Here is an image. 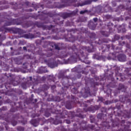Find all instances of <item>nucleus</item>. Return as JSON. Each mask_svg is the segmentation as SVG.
Wrapping results in <instances>:
<instances>
[{
    "label": "nucleus",
    "instance_id": "nucleus-1",
    "mask_svg": "<svg viewBox=\"0 0 131 131\" xmlns=\"http://www.w3.org/2000/svg\"><path fill=\"white\" fill-rule=\"evenodd\" d=\"M21 23L18 22V19H7L4 21V25L3 27L5 28V26H11V25H20Z\"/></svg>",
    "mask_w": 131,
    "mask_h": 131
},
{
    "label": "nucleus",
    "instance_id": "nucleus-2",
    "mask_svg": "<svg viewBox=\"0 0 131 131\" xmlns=\"http://www.w3.org/2000/svg\"><path fill=\"white\" fill-rule=\"evenodd\" d=\"M31 81H32V77H29V80H27L26 81L21 83V86L23 89L26 90L28 84H31Z\"/></svg>",
    "mask_w": 131,
    "mask_h": 131
},
{
    "label": "nucleus",
    "instance_id": "nucleus-3",
    "mask_svg": "<svg viewBox=\"0 0 131 131\" xmlns=\"http://www.w3.org/2000/svg\"><path fill=\"white\" fill-rule=\"evenodd\" d=\"M117 58L120 62H125L126 61V56L124 54H119Z\"/></svg>",
    "mask_w": 131,
    "mask_h": 131
},
{
    "label": "nucleus",
    "instance_id": "nucleus-4",
    "mask_svg": "<svg viewBox=\"0 0 131 131\" xmlns=\"http://www.w3.org/2000/svg\"><path fill=\"white\" fill-rule=\"evenodd\" d=\"M88 27L90 29H92V30H94V29L96 28V27L97 26L96 24L94 23V21L90 20L88 23Z\"/></svg>",
    "mask_w": 131,
    "mask_h": 131
},
{
    "label": "nucleus",
    "instance_id": "nucleus-5",
    "mask_svg": "<svg viewBox=\"0 0 131 131\" xmlns=\"http://www.w3.org/2000/svg\"><path fill=\"white\" fill-rule=\"evenodd\" d=\"M78 7H82V6H85L86 5H91L92 4V1L90 0H88L85 1L84 2H82V3H78Z\"/></svg>",
    "mask_w": 131,
    "mask_h": 131
},
{
    "label": "nucleus",
    "instance_id": "nucleus-6",
    "mask_svg": "<svg viewBox=\"0 0 131 131\" xmlns=\"http://www.w3.org/2000/svg\"><path fill=\"white\" fill-rule=\"evenodd\" d=\"M110 40L107 38H103L102 39H99L98 42V45L101 46V45H103V43H108Z\"/></svg>",
    "mask_w": 131,
    "mask_h": 131
},
{
    "label": "nucleus",
    "instance_id": "nucleus-7",
    "mask_svg": "<svg viewBox=\"0 0 131 131\" xmlns=\"http://www.w3.org/2000/svg\"><path fill=\"white\" fill-rule=\"evenodd\" d=\"M60 20L61 17H56L55 18H54V22H55V24L61 25V24H63V20Z\"/></svg>",
    "mask_w": 131,
    "mask_h": 131
},
{
    "label": "nucleus",
    "instance_id": "nucleus-8",
    "mask_svg": "<svg viewBox=\"0 0 131 131\" xmlns=\"http://www.w3.org/2000/svg\"><path fill=\"white\" fill-rule=\"evenodd\" d=\"M48 65L49 67H50V68H55V67L57 66V62L55 61H49Z\"/></svg>",
    "mask_w": 131,
    "mask_h": 131
},
{
    "label": "nucleus",
    "instance_id": "nucleus-9",
    "mask_svg": "<svg viewBox=\"0 0 131 131\" xmlns=\"http://www.w3.org/2000/svg\"><path fill=\"white\" fill-rule=\"evenodd\" d=\"M81 49H80L78 54L79 56H81V57H84V49L85 50V49H86V47H82Z\"/></svg>",
    "mask_w": 131,
    "mask_h": 131
},
{
    "label": "nucleus",
    "instance_id": "nucleus-10",
    "mask_svg": "<svg viewBox=\"0 0 131 131\" xmlns=\"http://www.w3.org/2000/svg\"><path fill=\"white\" fill-rule=\"evenodd\" d=\"M36 26H37V27H38V28H42L43 29H47V26L44 25L43 24L41 23H38V22L36 23Z\"/></svg>",
    "mask_w": 131,
    "mask_h": 131
},
{
    "label": "nucleus",
    "instance_id": "nucleus-11",
    "mask_svg": "<svg viewBox=\"0 0 131 131\" xmlns=\"http://www.w3.org/2000/svg\"><path fill=\"white\" fill-rule=\"evenodd\" d=\"M23 37H24L25 38H34V35L31 33H28L24 34Z\"/></svg>",
    "mask_w": 131,
    "mask_h": 131
},
{
    "label": "nucleus",
    "instance_id": "nucleus-12",
    "mask_svg": "<svg viewBox=\"0 0 131 131\" xmlns=\"http://www.w3.org/2000/svg\"><path fill=\"white\" fill-rule=\"evenodd\" d=\"M103 10L104 13H108V12H111L112 11V8L109 6H105L103 8Z\"/></svg>",
    "mask_w": 131,
    "mask_h": 131
},
{
    "label": "nucleus",
    "instance_id": "nucleus-13",
    "mask_svg": "<svg viewBox=\"0 0 131 131\" xmlns=\"http://www.w3.org/2000/svg\"><path fill=\"white\" fill-rule=\"evenodd\" d=\"M106 75L109 79H112V80H113V79H114V78H113V72L111 71H108Z\"/></svg>",
    "mask_w": 131,
    "mask_h": 131
},
{
    "label": "nucleus",
    "instance_id": "nucleus-14",
    "mask_svg": "<svg viewBox=\"0 0 131 131\" xmlns=\"http://www.w3.org/2000/svg\"><path fill=\"white\" fill-rule=\"evenodd\" d=\"M118 90L120 91V92H125V87H124V85L122 84H119V86L118 88Z\"/></svg>",
    "mask_w": 131,
    "mask_h": 131
},
{
    "label": "nucleus",
    "instance_id": "nucleus-15",
    "mask_svg": "<svg viewBox=\"0 0 131 131\" xmlns=\"http://www.w3.org/2000/svg\"><path fill=\"white\" fill-rule=\"evenodd\" d=\"M102 9L103 7L98 6L96 7L95 11L98 14H100V13H103V11H102Z\"/></svg>",
    "mask_w": 131,
    "mask_h": 131
},
{
    "label": "nucleus",
    "instance_id": "nucleus-16",
    "mask_svg": "<svg viewBox=\"0 0 131 131\" xmlns=\"http://www.w3.org/2000/svg\"><path fill=\"white\" fill-rule=\"evenodd\" d=\"M58 78L60 79L62 78V79H64V78H67V79H70V76H65V75L64 73H61L58 75Z\"/></svg>",
    "mask_w": 131,
    "mask_h": 131
},
{
    "label": "nucleus",
    "instance_id": "nucleus-17",
    "mask_svg": "<svg viewBox=\"0 0 131 131\" xmlns=\"http://www.w3.org/2000/svg\"><path fill=\"white\" fill-rule=\"evenodd\" d=\"M101 33L102 35H103V36H105V37H108V36L110 35V33L107 31H102L101 32Z\"/></svg>",
    "mask_w": 131,
    "mask_h": 131
},
{
    "label": "nucleus",
    "instance_id": "nucleus-18",
    "mask_svg": "<svg viewBox=\"0 0 131 131\" xmlns=\"http://www.w3.org/2000/svg\"><path fill=\"white\" fill-rule=\"evenodd\" d=\"M24 5H26L27 6H28L29 5V2H26L25 3H20L18 4L17 7L15 8V9H21L24 6Z\"/></svg>",
    "mask_w": 131,
    "mask_h": 131
},
{
    "label": "nucleus",
    "instance_id": "nucleus-19",
    "mask_svg": "<svg viewBox=\"0 0 131 131\" xmlns=\"http://www.w3.org/2000/svg\"><path fill=\"white\" fill-rule=\"evenodd\" d=\"M71 16V14L70 13H66L62 14V17L63 18V19H66L67 18H68V17H70Z\"/></svg>",
    "mask_w": 131,
    "mask_h": 131
},
{
    "label": "nucleus",
    "instance_id": "nucleus-20",
    "mask_svg": "<svg viewBox=\"0 0 131 131\" xmlns=\"http://www.w3.org/2000/svg\"><path fill=\"white\" fill-rule=\"evenodd\" d=\"M5 32H11V31H14L15 29L12 28H4Z\"/></svg>",
    "mask_w": 131,
    "mask_h": 131
},
{
    "label": "nucleus",
    "instance_id": "nucleus-21",
    "mask_svg": "<svg viewBox=\"0 0 131 131\" xmlns=\"http://www.w3.org/2000/svg\"><path fill=\"white\" fill-rule=\"evenodd\" d=\"M89 37L91 39H95V38H96V34L95 33H90Z\"/></svg>",
    "mask_w": 131,
    "mask_h": 131
},
{
    "label": "nucleus",
    "instance_id": "nucleus-22",
    "mask_svg": "<svg viewBox=\"0 0 131 131\" xmlns=\"http://www.w3.org/2000/svg\"><path fill=\"white\" fill-rule=\"evenodd\" d=\"M111 26L113 27V24L110 23H108V24L107 25V27L109 29L110 32H111V31H112V27Z\"/></svg>",
    "mask_w": 131,
    "mask_h": 131
},
{
    "label": "nucleus",
    "instance_id": "nucleus-23",
    "mask_svg": "<svg viewBox=\"0 0 131 131\" xmlns=\"http://www.w3.org/2000/svg\"><path fill=\"white\" fill-rule=\"evenodd\" d=\"M91 110L96 111L99 110L100 109V106L99 105H95L91 108Z\"/></svg>",
    "mask_w": 131,
    "mask_h": 131
},
{
    "label": "nucleus",
    "instance_id": "nucleus-24",
    "mask_svg": "<svg viewBox=\"0 0 131 131\" xmlns=\"http://www.w3.org/2000/svg\"><path fill=\"white\" fill-rule=\"evenodd\" d=\"M115 76H119L120 78H121V73H119L118 69L115 70Z\"/></svg>",
    "mask_w": 131,
    "mask_h": 131
},
{
    "label": "nucleus",
    "instance_id": "nucleus-25",
    "mask_svg": "<svg viewBox=\"0 0 131 131\" xmlns=\"http://www.w3.org/2000/svg\"><path fill=\"white\" fill-rule=\"evenodd\" d=\"M17 130L18 131H25V128L24 127H22L21 126H18L16 128Z\"/></svg>",
    "mask_w": 131,
    "mask_h": 131
},
{
    "label": "nucleus",
    "instance_id": "nucleus-26",
    "mask_svg": "<svg viewBox=\"0 0 131 131\" xmlns=\"http://www.w3.org/2000/svg\"><path fill=\"white\" fill-rule=\"evenodd\" d=\"M31 123L33 125L35 126V124H36V123H37V120H36V119H33V120H32L31 121Z\"/></svg>",
    "mask_w": 131,
    "mask_h": 131
},
{
    "label": "nucleus",
    "instance_id": "nucleus-27",
    "mask_svg": "<svg viewBox=\"0 0 131 131\" xmlns=\"http://www.w3.org/2000/svg\"><path fill=\"white\" fill-rule=\"evenodd\" d=\"M105 18H106L107 20H110V19H112V15H105Z\"/></svg>",
    "mask_w": 131,
    "mask_h": 131
},
{
    "label": "nucleus",
    "instance_id": "nucleus-28",
    "mask_svg": "<svg viewBox=\"0 0 131 131\" xmlns=\"http://www.w3.org/2000/svg\"><path fill=\"white\" fill-rule=\"evenodd\" d=\"M101 112L102 113H105V112H107V108H106V107H102L101 108Z\"/></svg>",
    "mask_w": 131,
    "mask_h": 131
},
{
    "label": "nucleus",
    "instance_id": "nucleus-29",
    "mask_svg": "<svg viewBox=\"0 0 131 131\" xmlns=\"http://www.w3.org/2000/svg\"><path fill=\"white\" fill-rule=\"evenodd\" d=\"M116 108L118 109V110H120L121 109V105L120 103H118L116 105Z\"/></svg>",
    "mask_w": 131,
    "mask_h": 131
},
{
    "label": "nucleus",
    "instance_id": "nucleus-30",
    "mask_svg": "<svg viewBox=\"0 0 131 131\" xmlns=\"http://www.w3.org/2000/svg\"><path fill=\"white\" fill-rule=\"evenodd\" d=\"M61 115L62 118H65V115H67V112L66 111H63L61 114Z\"/></svg>",
    "mask_w": 131,
    "mask_h": 131
},
{
    "label": "nucleus",
    "instance_id": "nucleus-31",
    "mask_svg": "<svg viewBox=\"0 0 131 131\" xmlns=\"http://www.w3.org/2000/svg\"><path fill=\"white\" fill-rule=\"evenodd\" d=\"M120 38V36L119 35H115L114 36V39L115 40H119Z\"/></svg>",
    "mask_w": 131,
    "mask_h": 131
},
{
    "label": "nucleus",
    "instance_id": "nucleus-32",
    "mask_svg": "<svg viewBox=\"0 0 131 131\" xmlns=\"http://www.w3.org/2000/svg\"><path fill=\"white\" fill-rule=\"evenodd\" d=\"M90 120L91 123H94V122H95V118H94L92 115L90 116Z\"/></svg>",
    "mask_w": 131,
    "mask_h": 131
},
{
    "label": "nucleus",
    "instance_id": "nucleus-33",
    "mask_svg": "<svg viewBox=\"0 0 131 131\" xmlns=\"http://www.w3.org/2000/svg\"><path fill=\"white\" fill-rule=\"evenodd\" d=\"M103 117V114H98L97 115V118L98 119H102Z\"/></svg>",
    "mask_w": 131,
    "mask_h": 131
},
{
    "label": "nucleus",
    "instance_id": "nucleus-34",
    "mask_svg": "<svg viewBox=\"0 0 131 131\" xmlns=\"http://www.w3.org/2000/svg\"><path fill=\"white\" fill-rule=\"evenodd\" d=\"M7 110H8V108L6 107V106H3L0 108L1 111H7Z\"/></svg>",
    "mask_w": 131,
    "mask_h": 131
},
{
    "label": "nucleus",
    "instance_id": "nucleus-35",
    "mask_svg": "<svg viewBox=\"0 0 131 131\" xmlns=\"http://www.w3.org/2000/svg\"><path fill=\"white\" fill-rule=\"evenodd\" d=\"M55 49V50H58V51H60V47H59V46L57 44L54 45Z\"/></svg>",
    "mask_w": 131,
    "mask_h": 131
},
{
    "label": "nucleus",
    "instance_id": "nucleus-36",
    "mask_svg": "<svg viewBox=\"0 0 131 131\" xmlns=\"http://www.w3.org/2000/svg\"><path fill=\"white\" fill-rule=\"evenodd\" d=\"M77 116L80 118H84V116L82 115L81 114H77Z\"/></svg>",
    "mask_w": 131,
    "mask_h": 131
},
{
    "label": "nucleus",
    "instance_id": "nucleus-37",
    "mask_svg": "<svg viewBox=\"0 0 131 131\" xmlns=\"http://www.w3.org/2000/svg\"><path fill=\"white\" fill-rule=\"evenodd\" d=\"M0 39L1 40H5L6 39V36L4 35L2 37V34H0Z\"/></svg>",
    "mask_w": 131,
    "mask_h": 131
},
{
    "label": "nucleus",
    "instance_id": "nucleus-38",
    "mask_svg": "<svg viewBox=\"0 0 131 131\" xmlns=\"http://www.w3.org/2000/svg\"><path fill=\"white\" fill-rule=\"evenodd\" d=\"M31 101H32L33 104H35V103L37 102V99H35L33 101V99H31Z\"/></svg>",
    "mask_w": 131,
    "mask_h": 131
},
{
    "label": "nucleus",
    "instance_id": "nucleus-39",
    "mask_svg": "<svg viewBox=\"0 0 131 131\" xmlns=\"http://www.w3.org/2000/svg\"><path fill=\"white\" fill-rule=\"evenodd\" d=\"M120 102H121L122 103H124V102H125V98H123V97H121L120 98Z\"/></svg>",
    "mask_w": 131,
    "mask_h": 131
},
{
    "label": "nucleus",
    "instance_id": "nucleus-40",
    "mask_svg": "<svg viewBox=\"0 0 131 131\" xmlns=\"http://www.w3.org/2000/svg\"><path fill=\"white\" fill-rule=\"evenodd\" d=\"M97 101L98 102H103V101H104V99L103 97H98Z\"/></svg>",
    "mask_w": 131,
    "mask_h": 131
},
{
    "label": "nucleus",
    "instance_id": "nucleus-41",
    "mask_svg": "<svg viewBox=\"0 0 131 131\" xmlns=\"http://www.w3.org/2000/svg\"><path fill=\"white\" fill-rule=\"evenodd\" d=\"M89 128H91V129L94 130L95 129V125H90L89 126Z\"/></svg>",
    "mask_w": 131,
    "mask_h": 131
},
{
    "label": "nucleus",
    "instance_id": "nucleus-42",
    "mask_svg": "<svg viewBox=\"0 0 131 131\" xmlns=\"http://www.w3.org/2000/svg\"><path fill=\"white\" fill-rule=\"evenodd\" d=\"M125 45V41H122V42H119V46H121L122 47L124 46Z\"/></svg>",
    "mask_w": 131,
    "mask_h": 131
},
{
    "label": "nucleus",
    "instance_id": "nucleus-43",
    "mask_svg": "<svg viewBox=\"0 0 131 131\" xmlns=\"http://www.w3.org/2000/svg\"><path fill=\"white\" fill-rule=\"evenodd\" d=\"M54 0H45V2L47 3V4H52Z\"/></svg>",
    "mask_w": 131,
    "mask_h": 131
},
{
    "label": "nucleus",
    "instance_id": "nucleus-44",
    "mask_svg": "<svg viewBox=\"0 0 131 131\" xmlns=\"http://www.w3.org/2000/svg\"><path fill=\"white\" fill-rule=\"evenodd\" d=\"M93 58V59H98V58H99V56L97 54H94Z\"/></svg>",
    "mask_w": 131,
    "mask_h": 131
},
{
    "label": "nucleus",
    "instance_id": "nucleus-45",
    "mask_svg": "<svg viewBox=\"0 0 131 131\" xmlns=\"http://www.w3.org/2000/svg\"><path fill=\"white\" fill-rule=\"evenodd\" d=\"M87 12H88V10L81 11L80 12V14L81 15H82V14H85V13H87Z\"/></svg>",
    "mask_w": 131,
    "mask_h": 131
},
{
    "label": "nucleus",
    "instance_id": "nucleus-46",
    "mask_svg": "<svg viewBox=\"0 0 131 131\" xmlns=\"http://www.w3.org/2000/svg\"><path fill=\"white\" fill-rule=\"evenodd\" d=\"M94 88L96 87V85H99V82H95L93 83Z\"/></svg>",
    "mask_w": 131,
    "mask_h": 131
},
{
    "label": "nucleus",
    "instance_id": "nucleus-47",
    "mask_svg": "<svg viewBox=\"0 0 131 131\" xmlns=\"http://www.w3.org/2000/svg\"><path fill=\"white\" fill-rule=\"evenodd\" d=\"M16 111V110L14 107H12L10 109V112H15Z\"/></svg>",
    "mask_w": 131,
    "mask_h": 131
},
{
    "label": "nucleus",
    "instance_id": "nucleus-48",
    "mask_svg": "<svg viewBox=\"0 0 131 131\" xmlns=\"http://www.w3.org/2000/svg\"><path fill=\"white\" fill-rule=\"evenodd\" d=\"M66 122L68 124H70L71 123V122L69 120H66Z\"/></svg>",
    "mask_w": 131,
    "mask_h": 131
},
{
    "label": "nucleus",
    "instance_id": "nucleus-49",
    "mask_svg": "<svg viewBox=\"0 0 131 131\" xmlns=\"http://www.w3.org/2000/svg\"><path fill=\"white\" fill-rule=\"evenodd\" d=\"M93 21H94V22H98V18L97 17L94 18Z\"/></svg>",
    "mask_w": 131,
    "mask_h": 131
},
{
    "label": "nucleus",
    "instance_id": "nucleus-50",
    "mask_svg": "<svg viewBox=\"0 0 131 131\" xmlns=\"http://www.w3.org/2000/svg\"><path fill=\"white\" fill-rule=\"evenodd\" d=\"M113 7H116V3L115 2L112 3Z\"/></svg>",
    "mask_w": 131,
    "mask_h": 131
},
{
    "label": "nucleus",
    "instance_id": "nucleus-51",
    "mask_svg": "<svg viewBox=\"0 0 131 131\" xmlns=\"http://www.w3.org/2000/svg\"><path fill=\"white\" fill-rule=\"evenodd\" d=\"M127 65H131V60H129L127 62Z\"/></svg>",
    "mask_w": 131,
    "mask_h": 131
},
{
    "label": "nucleus",
    "instance_id": "nucleus-52",
    "mask_svg": "<svg viewBox=\"0 0 131 131\" xmlns=\"http://www.w3.org/2000/svg\"><path fill=\"white\" fill-rule=\"evenodd\" d=\"M13 125L15 126L17 124V122L16 121H14V123H12Z\"/></svg>",
    "mask_w": 131,
    "mask_h": 131
},
{
    "label": "nucleus",
    "instance_id": "nucleus-53",
    "mask_svg": "<svg viewBox=\"0 0 131 131\" xmlns=\"http://www.w3.org/2000/svg\"><path fill=\"white\" fill-rule=\"evenodd\" d=\"M23 50H24V51H27V48L26 47H24Z\"/></svg>",
    "mask_w": 131,
    "mask_h": 131
},
{
    "label": "nucleus",
    "instance_id": "nucleus-54",
    "mask_svg": "<svg viewBox=\"0 0 131 131\" xmlns=\"http://www.w3.org/2000/svg\"><path fill=\"white\" fill-rule=\"evenodd\" d=\"M122 31L123 32H126V30L125 29V28H123L122 29Z\"/></svg>",
    "mask_w": 131,
    "mask_h": 131
},
{
    "label": "nucleus",
    "instance_id": "nucleus-55",
    "mask_svg": "<svg viewBox=\"0 0 131 131\" xmlns=\"http://www.w3.org/2000/svg\"><path fill=\"white\" fill-rule=\"evenodd\" d=\"M112 47L113 50H114L115 49V46L113 44L112 45Z\"/></svg>",
    "mask_w": 131,
    "mask_h": 131
},
{
    "label": "nucleus",
    "instance_id": "nucleus-56",
    "mask_svg": "<svg viewBox=\"0 0 131 131\" xmlns=\"http://www.w3.org/2000/svg\"><path fill=\"white\" fill-rule=\"evenodd\" d=\"M106 46L107 49H110V45H106Z\"/></svg>",
    "mask_w": 131,
    "mask_h": 131
},
{
    "label": "nucleus",
    "instance_id": "nucleus-57",
    "mask_svg": "<svg viewBox=\"0 0 131 131\" xmlns=\"http://www.w3.org/2000/svg\"><path fill=\"white\" fill-rule=\"evenodd\" d=\"M44 129L46 130H48V129H49V128L48 127H45V128H44Z\"/></svg>",
    "mask_w": 131,
    "mask_h": 131
},
{
    "label": "nucleus",
    "instance_id": "nucleus-58",
    "mask_svg": "<svg viewBox=\"0 0 131 131\" xmlns=\"http://www.w3.org/2000/svg\"><path fill=\"white\" fill-rule=\"evenodd\" d=\"M53 16H54V15L53 14H51L50 15V17H53Z\"/></svg>",
    "mask_w": 131,
    "mask_h": 131
},
{
    "label": "nucleus",
    "instance_id": "nucleus-59",
    "mask_svg": "<svg viewBox=\"0 0 131 131\" xmlns=\"http://www.w3.org/2000/svg\"><path fill=\"white\" fill-rule=\"evenodd\" d=\"M117 80H118L119 79V78H118V76H116Z\"/></svg>",
    "mask_w": 131,
    "mask_h": 131
},
{
    "label": "nucleus",
    "instance_id": "nucleus-60",
    "mask_svg": "<svg viewBox=\"0 0 131 131\" xmlns=\"http://www.w3.org/2000/svg\"><path fill=\"white\" fill-rule=\"evenodd\" d=\"M66 107H67V108H68V109H70V107H68V104L66 105Z\"/></svg>",
    "mask_w": 131,
    "mask_h": 131
},
{
    "label": "nucleus",
    "instance_id": "nucleus-61",
    "mask_svg": "<svg viewBox=\"0 0 131 131\" xmlns=\"http://www.w3.org/2000/svg\"><path fill=\"white\" fill-rule=\"evenodd\" d=\"M87 103H91V100H87Z\"/></svg>",
    "mask_w": 131,
    "mask_h": 131
},
{
    "label": "nucleus",
    "instance_id": "nucleus-62",
    "mask_svg": "<svg viewBox=\"0 0 131 131\" xmlns=\"http://www.w3.org/2000/svg\"><path fill=\"white\" fill-rule=\"evenodd\" d=\"M29 11L30 12H32V9H29Z\"/></svg>",
    "mask_w": 131,
    "mask_h": 131
},
{
    "label": "nucleus",
    "instance_id": "nucleus-63",
    "mask_svg": "<svg viewBox=\"0 0 131 131\" xmlns=\"http://www.w3.org/2000/svg\"><path fill=\"white\" fill-rule=\"evenodd\" d=\"M125 121L124 120L122 121V123H124Z\"/></svg>",
    "mask_w": 131,
    "mask_h": 131
},
{
    "label": "nucleus",
    "instance_id": "nucleus-64",
    "mask_svg": "<svg viewBox=\"0 0 131 131\" xmlns=\"http://www.w3.org/2000/svg\"><path fill=\"white\" fill-rule=\"evenodd\" d=\"M129 57H131V53L129 54Z\"/></svg>",
    "mask_w": 131,
    "mask_h": 131
}]
</instances>
